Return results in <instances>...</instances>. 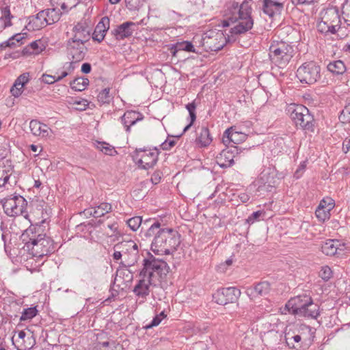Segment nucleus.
Wrapping results in <instances>:
<instances>
[{"label": "nucleus", "mask_w": 350, "mask_h": 350, "mask_svg": "<svg viewBox=\"0 0 350 350\" xmlns=\"http://www.w3.org/2000/svg\"><path fill=\"white\" fill-rule=\"evenodd\" d=\"M228 7L229 16L222 21L224 27H230L229 32L233 35L241 33V5L237 1H230Z\"/></svg>", "instance_id": "obj_11"}, {"label": "nucleus", "mask_w": 350, "mask_h": 350, "mask_svg": "<svg viewBox=\"0 0 350 350\" xmlns=\"http://www.w3.org/2000/svg\"><path fill=\"white\" fill-rule=\"evenodd\" d=\"M151 223L144 232L146 237H154L151 243V250L157 255L170 254L176 250L180 243L178 232L170 228H162L161 223L156 219H148L143 225Z\"/></svg>", "instance_id": "obj_1"}, {"label": "nucleus", "mask_w": 350, "mask_h": 350, "mask_svg": "<svg viewBox=\"0 0 350 350\" xmlns=\"http://www.w3.org/2000/svg\"><path fill=\"white\" fill-rule=\"evenodd\" d=\"M29 81V72H25L21 75L16 79V85H20V88H23L25 85Z\"/></svg>", "instance_id": "obj_55"}, {"label": "nucleus", "mask_w": 350, "mask_h": 350, "mask_svg": "<svg viewBox=\"0 0 350 350\" xmlns=\"http://www.w3.org/2000/svg\"><path fill=\"white\" fill-rule=\"evenodd\" d=\"M126 224L133 231H136L142 224V218L140 216L131 217L126 221Z\"/></svg>", "instance_id": "obj_49"}, {"label": "nucleus", "mask_w": 350, "mask_h": 350, "mask_svg": "<svg viewBox=\"0 0 350 350\" xmlns=\"http://www.w3.org/2000/svg\"><path fill=\"white\" fill-rule=\"evenodd\" d=\"M94 146L105 154L113 156L117 153L114 148L106 142L96 141L94 143Z\"/></svg>", "instance_id": "obj_40"}, {"label": "nucleus", "mask_w": 350, "mask_h": 350, "mask_svg": "<svg viewBox=\"0 0 350 350\" xmlns=\"http://www.w3.org/2000/svg\"><path fill=\"white\" fill-rule=\"evenodd\" d=\"M180 51H185L187 52H196L194 46L190 41L178 42L176 44H174L171 49V52L173 56H175L176 53Z\"/></svg>", "instance_id": "obj_35"}, {"label": "nucleus", "mask_w": 350, "mask_h": 350, "mask_svg": "<svg viewBox=\"0 0 350 350\" xmlns=\"http://www.w3.org/2000/svg\"><path fill=\"white\" fill-rule=\"evenodd\" d=\"M110 88H107L102 90L97 96L98 101L100 104H109L112 100L113 97L109 93Z\"/></svg>", "instance_id": "obj_44"}, {"label": "nucleus", "mask_w": 350, "mask_h": 350, "mask_svg": "<svg viewBox=\"0 0 350 350\" xmlns=\"http://www.w3.org/2000/svg\"><path fill=\"white\" fill-rule=\"evenodd\" d=\"M321 21L317 25L318 31L327 36L337 33L340 26V18L338 8L332 6L321 12Z\"/></svg>", "instance_id": "obj_7"}, {"label": "nucleus", "mask_w": 350, "mask_h": 350, "mask_svg": "<svg viewBox=\"0 0 350 350\" xmlns=\"http://www.w3.org/2000/svg\"><path fill=\"white\" fill-rule=\"evenodd\" d=\"M85 42L67 40L66 47L68 53L72 57V61L78 62L83 60L88 51Z\"/></svg>", "instance_id": "obj_17"}, {"label": "nucleus", "mask_w": 350, "mask_h": 350, "mask_svg": "<svg viewBox=\"0 0 350 350\" xmlns=\"http://www.w3.org/2000/svg\"><path fill=\"white\" fill-rule=\"evenodd\" d=\"M212 140V137L207 126H202L198 128L196 138V143L198 146L201 148L207 147Z\"/></svg>", "instance_id": "obj_28"}, {"label": "nucleus", "mask_w": 350, "mask_h": 350, "mask_svg": "<svg viewBox=\"0 0 350 350\" xmlns=\"http://www.w3.org/2000/svg\"><path fill=\"white\" fill-rule=\"evenodd\" d=\"M135 26L136 25L133 22H124L112 30V34L116 37V40H124L131 37L133 35Z\"/></svg>", "instance_id": "obj_23"}, {"label": "nucleus", "mask_w": 350, "mask_h": 350, "mask_svg": "<svg viewBox=\"0 0 350 350\" xmlns=\"http://www.w3.org/2000/svg\"><path fill=\"white\" fill-rule=\"evenodd\" d=\"M113 249H121V252L123 253L124 260L120 262V265L122 268H126V271L130 275L129 279L131 280L133 275L128 268L133 266L138 260L139 252L137 245L133 240L123 241L116 244Z\"/></svg>", "instance_id": "obj_8"}, {"label": "nucleus", "mask_w": 350, "mask_h": 350, "mask_svg": "<svg viewBox=\"0 0 350 350\" xmlns=\"http://www.w3.org/2000/svg\"><path fill=\"white\" fill-rule=\"evenodd\" d=\"M88 213L94 217H100L104 216L106 213H108L112 211V206L110 203L103 202L99 205L96 206L93 210H86Z\"/></svg>", "instance_id": "obj_31"}, {"label": "nucleus", "mask_w": 350, "mask_h": 350, "mask_svg": "<svg viewBox=\"0 0 350 350\" xmlns=\"http://www.w3.org/2000/svg\"><path fill=\"white\" fill-rule=\"evenodd\" d=\"M0 162V187L4 186L8 181L10 176L12 174V167L9 164V161Z\"/></svg>", "instance_id": "obj_32"}, {"label": "nucleus", "mask_w": 350, "mask_h": 350, "mask_svg": "<svg viewBox=\"0 0 350 350\" xmlns=\"http://www.w3.org/2000/svg\"><path fill=\"white\" fill-rule=\"evenodd\" d=\"M186 109L189 111L190 119L192 120V122H195L196 119V105L195 100L186 105Z\"/></svg>", "instance_id": "obj_57"}, {"label": "nucleus", "mask_w": 350, "mask_h": 350, "mask_svg": "<svg viewBox=\"0 0 350 350\" xmlns=\"http://www.w3.org/2000/svg\"><path fill=\"white\" fill-rule=\"evenodd\" d=\"M169 270L170 267L165 261L148 252L147 258L143 260V269L139 275L147 276L156 282V280L160 281L164 279L169 273Z\"/></svg>", "instance_id": "obj_4"}, {"label": "nucleus", "mask_w": 350, "mask_h": 350, "mask_svg": "<svg viewBox=\"0 0 350 350\" xmlns=\"http://www.w3.org/2000/svg\"><path fill=\"white\" fill-rule=\"evenodd\" d=\"M27 35V33H16L14 36H12L11 38H10L8 41H10V42H16L18 43L21 42L24 38L25 36Z\"/></svg>", "instance_id": "obj_62"}, {"label": "nucleus", "mask_w": 350, "mask_h": 350, "mask_svg": "<svg viewBox=\"0 0 350 350\" xmlns=\"http://www.w3.org/2000/svg\"><path fill=\"white\" fill-rule=\"evenodd\" d=\"M338 118L340 122L342 124L350 123V101L340 111Z\"/></svg>", "instance_id": "obj_46"}, {"label": "nucleus", "mask_w": 350, "mask_h": 350, "mask_svg": "<svg viewBox=\"0 0 350 350\" xmlns=\"http://www.w3.org/2000/svg\"><path fill=\"white\" fill-rule=\"evenodd\" d=\"M38 312V310L37 309V306L25 308L22 312L20 321H25L31 320L37 315Z\"/></svg>", "instance_id": "obj_42"}, {"label": "nucleus", "mask_w": 350, "mask_h": 350, "mask_svg": "<svg viewBox=\"0 0 350 350\" xmlns=\"http://www.w3.org/2000/svg\"><path fill=\"white\" fill-rule=\"evenodd\" d=\"M255 286L258 297L268 295L271 290V284L267 281L260 282Z\"/></svg>", "instance_id": "obj_43"}, {"label": "nucleus", "mask_w": 350, "mask_h": 350, "mask_svg": "<svg viewBox=\"0 0 350 350\" xmlns=\"http://www.w3.org/2000/svg\"><path fill=\"white\" fill-rule=\"evenodd\" d=\"M166 314L164 311H162L159 314L155 315L150 324L147 325L146 327L147 329L152 328L153 327H156L160 324L161 321L166 317Z\"/></svg>", "instance_id": "obj_52"}, {"label": "nucleus", "mask_w": 350, "mask_h": 350, "mask_svg": "<svg viewBox=\"0 0 350 350\" xmlns=\"http://www.w3.org/2000/svg\"><path fill=\"white\" fill-rule=\"evenodd\" d=\"M53 6H55L53 8L44 10L46 16V22L44 23V25H49L54 24L59 21L60 19V16L62 15V12L58 9V7L60 6L61 9L64 12H68L69 10V6L68 3L63 0H51ZM72 7H70V9Z\"/></svg>", "instance_id": "obj_15"}, {"label": "nucleus", "mask_w": 350, "mask_h": 350, "mask_svg": "<svg viewBox=\"0 0 350 350\" xmlns=\"http://www.w3.org/2000/svg\"><path fill=\"white\" fill-rule=\"evenodd\" d=\"M254 26V19L252 16H244L242 12V40L247 36V31L251 30Z\"/></svg>", "instance_id": "obj_41"}, {"label": "nucleus", "mask_w": 350, "mask_h": 350, "mask_svg": "<svg viewBox=\"0 0 350 350\" xmlns=\"http://www.w3.org/2000/svg\"><path fill=\"white\" fill-rule=\"evenodd\" d=\"M29 129L33 135L39 136L42 138L48 137L49 133L51 131L46 124H42L37 120H31L30 121Z\"/></svg>", "instance_id": "obj_27"}, {"label": "nucleus", "mask_w": 350, "mask_h": 350, "mask_svg": "<svg viewBox=\"0 0 350 350\" xmlns=\"http://www.w3.org/2000/svg\"><path fill=\"white\" fill-rule=\"evenodd\" d=\"M107 228L111 230V233L108 234L109 237H120L122 235V233L118 230V224L117 222H113V224H108Z\"/></svg>", "instance_id": "obj_56"}, {"label": "nucleus", "mask_w": 350, "mask_h": 350, "mask_svg": "<svg viewBox=\"0 0 350 350\" xmlns=\"http://www.w3.org/2000/svg\"><path fill=\"white\" fill-rule=\"evenodd\" d=\"M241 295V290L235 287H228L219 289L213 294L215 301L219 305H226L237 300Z\"/></svg>", "instance_id": "obj_16"}, {"label": "nucleus", "mask_w": 350, "mask_h": 350, "mask_svg": "<svg viewBox=\"0 0 350 350\" xmlns=\"http://www.w3.org/2000/svg\"><path fill=\"white\" fill-rule=\"evenodd\" d=\"M263 327V333L265 335L275 333V335L278 334V331L276 330L277 325L275 323H271L269 322H266L262 324Z\"/></svg>", "instance_id": "obj_54"}, {"label": "nucleus", "mask_w": 350, "mask_h": 350, "mask_svg": "<svg viewBox=\"0 0 350 350\" xmlns=\"http://www.w3.org/2000/svg\"><path fill=\"white\" fill-rule=\"evenodd\" d=\"M315 215L319 221L324 223L330 219L331 211H327L325 208L317 207L315 210Z\"/></svg>", "instance_id": "obj_45"}, {"label": "nucleus", "mask_w": 350, "mask_h": 350, "mask_svg": "<svg viewBox=\"0 0 350 350\" xmlns=\"http://www.w3.org/2000/svg\"><path fill=\"white\" fill-rule=\"evenodd\" d=\"M327 68L329 72L336 75H342L346 71L345 64L342 60L329 62Z\"/></svg>", "instance_id": "obj_37"}, {"label": "nucleus", "mask_w": 350, "mask_h": 350, "mask_svg": "<svg viewBox=\"0 0 350 350\" xmlns=\"http://www.w3.org/2000/svg\"><path fill=\"white\" fill-rule=\"evenodd\" d=\"M139 276L141 279L139 280L134 286L133 292L138 298L146 299L150 294V286L151 285H155V282L147 278V276Z\"/></svg>", "instance_id": "obj_21"}, {"label": "nucleus", "mask_w": 350, "mask_h": 350, "mask_svg": "<svg viewBox=\"0 0 350 350\" xmlns=\"http://www.w3.org/2000/svg\"><path fill=\"white\" fill-rule=\"evenodd\" d=\"M42 81L46 84H53L56 81V77L55 76L43 74L42 76Z\"/></svg>", "instance_id": "obj_64"}, {"label": "nucleus", "mask_w": 350, "mask_h": 350, "mask_svg": "<svg viewBox=\"0 0 350 350\" xmlns=\"http://www.w3.org/2000/svg\"><path fill=\"white\" fill-rule=\"evenodd\" d=\"M46 16L44 10H42L30 20L29 25L32 24L33 30L40 29L46 26V25H44V23L46 22Z\"/></svg>", "instance_id": "obj_36"}, {"label": "nucleus", "mask_w": 350, "mask_h": 350, "mask_svg": "<svg viewBox=\"0 0 350 350\" xmlns=\"http://www.w3.org/2000/svg\"><path fill=\"white\" fill-rule=\"evenodd\" d=\"M242 42H243V44H242V48H249L254 42V33L252 32L247 33V36L244 37Z\"/></svg>", "instance_id": "obj_59"}, {"label": "nucleus", "mask_w": 350, "mask_h": 350, "mask_svg": "<svg viewBox=\"0 0 350 350\" xmlns=\"http://www.w3.org/2000/svg\"><path fill=\"white\" fill-rule=\"evenodd\" d=\"M293 46L283 41H273L269 48L270 61L280 68H283L293 57Z\"/></svg>", "instance_id": "obj_6"}, {"label": "nucleus", "mask_w": 350, "mask_h": 350, "mask_svg": "<svg viewBox=\"0 0 350 350\" xmlns=\"http://www.w3.org/2000/svg\"><path fill=\"white\" fill-rule=\"evenodd\" d=\"M252 125H253V123L250 120H246V121L242 122V127L245 126L247 129V133H245V132L242 131V141L244 140L243 138H245V136H247V135H249L250 133H252V131H250Z\"/></svg>", "instance_id": "obj_60"}, {"label": "nucleus", "mask_w": 350, "mask_h": 350, "mask_svg": "<svg viewBox=\"0 0 350 350\" xmlns=\"http://www.w3.org/2000/svg\"><path fill=\"white\" fill-rule=\"evenodd\" d=\"M45 49V46L41 40L33 41L23 48L22 53L23 55L39 54Z\"/></svg>", "instance_id": "obj_30"}, {"label": "nucleus", "mask_w": 350, "mask_h": 350, "mask_svg": "<svg viewBox=\"0 0 350 350\" xmlns=\"http://www.w3.org/2000/svg\"><path fill=\"white\" fill-rule=\"evenodd\" d=\"M126 7L131 11L139 10L144 4V0H124Z\"/></svg>", "instance_id": "obj_47"}, {"label": "nucleus", "mask_w": 350, "mask_h": 350, "mask_svg": "<svg viewBox=\"0 0 350 350\" xmlns=\"http://www.w3.org/2000/svg\"><path fill=\"white\" fill-rule=\"evenodd\" d=\"M16 85V82L15 81L13 86L12 87V88L10 90V92L12 96L17 98L21 95L23 88H20V85Z\"/></svg>", "instance_id": "obj_63"}, {"label": "nucleus", "mask_w": 350, "mask_h": 350, "mask_svg": "<svg viewBox=\"0 0 350 350\" xmlns=\"http://www.w3.org/2000/svg\"><path fill=\"white\" fill-rule=\"evenodd\" d=\"M311 303V297L307 294L299 295L291 298L284 306V312L291 314H297L298 308Z\"/></svg>", "instance_id": "obj_18"}, {"label": "nucleus", "mask_w": 350, "mask_h": 350, "mask_svg": "<svg viewBox=\"0 0 350 350\" xmlns=\"http://www.w3.org/2000/svg\"><path fill=\"white\" fill-rule=\"evenodd\" d=\"M177 142V139L167 138L160 145L161 148L163 150H170L174 147Z\"/></svg>", "instance_id": "obj_58"}, {"label": "nucleus", "mask_w": 350, "mask_h": 350, "mask_svg": "<svg viewBox=\"0 0 350 350\" xmlns=\"http://www.w3.org/2000/svg\"><path fill=\"white\" fill-rule=\"evenodd\" d=\"M234 36H232L229 29H225L224 32L209 30L202 36V46L206 51H218L223 49L227 42L234 41Z\"/></svg>", "instance_id": "obj_5"}, {"label": "nucleus", "mask_w": 350, "mask_h": 350, "mask_svg": "<svg viewBox=\"0 0 350 350\" xmlns=\"http://www.w3.org/2000/svg\"><path fill=\"white\" fill-rule=\"evenodd\" d=\"M137 113L138 112L135 111H126L120 118L121 122L124 125L126 133L131 132V129L128 124L137 116Z\"/></svg>", "instance_id": "obj_39"}, {"label": "nucleus", "mask_w": 350, "mask_h": 350, "mask_svg": "<svg viewBox=\"0 0 350 350\" xmlns=\"http://www.w3.org/2000/svg\"><path fill=\"white\" fill-rule=\"evenodd\" d=\"M27 202L21 196L7 198L3 202L5 213L10 217L23 215L25 213Z\"/></svg>", "instance_id": "obj_12"}, {"label": "nucleus", "mask_w": 350, "mask_h": 350, "mask_svg": "<svg viewBox=\"0 0 350 350\" xmlns=\"http://www.w3.org/2000/svg\"><path fill=\"white\" fill-rule=\"evenodd\" d=\"M89 79L85 77H77L70 82V88L78 92L84 90L89 85Z\"/></svg>", "instance_id": "obj_38"}, {"label": "nucleus", "mask_w": 350, "mask_h": 350, "mask_svg": "<svg viewBox=\"0 0 350 350\" xmlns=\"http://www.w3.org/2000/svg\"><path fill=\"white\" fill-rule=\"evenodd\" d=\"M286 111L290 116L297 128L311 133L314 132L315 120L314 116L306 106L291 103L288 105Z\"/></svg>", "instance_id": "obj_3"}, {"label": "nucleus", "mask_w": 350, "mask_h": 350, "mask_svg": "<svg viewBox=\"0 0 350 350\" xmlns=\"http://www.w3.org/2000/svg\"><path fill=\"white\" fill-rule=\"evenodd\" d=\"M332 271L331 268L327 265L321 267L319 273V276L325 282L329 280L332 277Z\"/></svg>", "instance_id": "obj_50"}, {"label": "nucleus", "mask_w": 350, "mask_h": 350, "mask_svg": "<svg viewBox=\"0 0 350 350\" xmlns=\"http://www.w3.org/2000/svg\"><path fill=\"white\" fill-rule=\"evenodd\" d=\"M222 142L227 147H239L241 144V131H235V126L227 129L224 133Z\"/></svg>", "instance_id": "obj_24"}, {"label": "nucleus", "mask_w": 350, "mask_h": 350, "mask_svg": "<svg viewBox=\"0 0 350 350\" xmlns=\"http://www.w3.org/2000/svg\"><path fill=\"white\" fill-rule=\"evenodd\" d=\"M40 228L36 226L31 225L27 230H25L21 235L22 241L25 243L28 249L30 250L31 247L40 239L43 234L40 233Z\"/></svg>", "instance_id": "obj_22"}, {"label": "nucleus", "mask_w": 350, "mask_h": 350, "mask_svg": "<svg viewBox=\"0 0 350 350\" xmlns=\"http://www.w3.org/2000/svg\"><path fill=\"white\" fill-rule=\"evenodd\" d=\"M283 8V3L276 0H262V11L269 17H273L277 12Z\"/></svg>", "instance_id": "obj_29"}, {"label": "nucleus", "mask_w": 350, "mask_h": 350, "mask_svg": "<svg viewBox=\"0 0 350 350\" xmlns=\"http://www.w3.org/2000/svg\"><path fill=\"white\" fill-rule=\"evenodd\" d=\"M91 29L85 22L80 21L75 24L70 31L66 32L67 40L86 43L91 38Z\"/></svg>", "instance_id": "obj_14"}, {"label": "nucleus", "mask_w": 350, "mask_h": 350, "mask_svg": "<svg viewBox=\"0 0 350 350\" xmlns=\"http://www.w3.org/2000/svg\"><path fill=\"white\" fill-rule=\"evenodd\" d=\"M30 249L31 250L33 256L42 258L54 253L56 247L53 240L46 237L45 234H43L42 237H40V239L34 242Z\"/></svg>", "instance_id": "obj_13"}, {"label": "nucleus", "mask_w": 350, "mask_h": 350, "mask_svg": "<svg viewBox=\"0 0 350 350\" xmlns=\"http://www.w3.org/2000/svg\"><path fill=\"white\" fill-rule=\"evenodd\" d=\"M13 16L11 14L9 6H5L1 10V16L0 17V32L4 29L12 25L11 19Z\"/></svg>", "instance_id": "obj_34"}, {"label": "nucleus", "mask_w": 350, "mask_h": 350, "mask_svg": "<svg viewBox=\"0 0 350 350\" xmlns=\"http://www.w3.org/2000/svg\"><path fill=\"white\" fill-rule=\"evenodd\" d=\"M296 316V314H295ZM297 315L301 317L317 319L320 315L319 306L314 303L311 297V303L298 308Z\"/></svg>", "instance_id": "obj_25"}, {"label": "nucleus", "mask_w": 350, "mask_h": 350, "mask_svg": "<svg viewBox=\"0 0 350 350\" xmlns=\"http://www.w3.org/2000/svg\"><path fill=\"white\" fill-rule=\"evenodd\" d=\"M315 329L310 325L302 324L297 333L291 329L285 331L284 340L287 346L296 350H308L313 344Z\"/></svg>", "instance_id": "obj_2"}, {"label": "nucleus", "mask_w": 350, "mask_h": 350, "mask_svg": "<svg viewBox=\"0 0 350 350\" xmlns=\"http://www.w3.org/2000/svg\"><path fill=\"white\" fill-rule=\"evenodd\" d=\"M342 14L345 16V23L347 26H350V1L346 0L342 4Z\"/></svg>", "instance_id": "obj_53"}, {"label": "nucleus", "mask_w": 350, "mask_h": 350, "mask_svg": "<svg viewBox=\"0 0 350 350\" xmlns=\"http://www.w3.org/2000/svg\"><path fill=\"white\" fill-rule=\"evenodd\" d=\"M13 343L18 350H29L36 343L35 338L32 335H27L26 332L21 330L12 338Z\"/></svg>", "instance_id": "obj_20"}, {"label": "nucleus", "mask_w": 350, "mask_h": 350, "mask_svg": "<svg viewBox=\"0 0 350 350\" xmlns=\"http://www.w3.org/2000/svg\"><path fill=\"white\" fill-rule=\"evenodd\" d=\"M296 77L301 83L314 84L321 79V66L314 61L306 62L297 70Z\"/></svg>", "instance_id": "obj_9"}, {"label": "nucleus", "mask_w": 350, "mask_h": 350, "mask_svg": "<svg viewBox=\"0 0 350 350\" xmlns=\"http://www.w3.org/2000/svg\"><path fill=\"white\" fill-rule=\"evenodd\" d=\"M109 23L110 21L108 17L105 16L101 18L92 34V38L94 41L101 42L104 40L106 32L109 29Z\"/></svg>", "instance_id": "obj_26"}, {"label": "nucleus", "mask_w": 350, "mask_h": 350, "mask_svg": "<svg viewBox=\"0 0 350 350\" xmlns=\"http://www.w3.org/2000/svg\"><path fill=\"white\" fill-rule=\"evenodd\" d=\"M265 214V211L263 210L254 211L245 219V223L248 225H251L255 221H260V217Z\"/></svg>", "instance_id": "obj_51"}, {"label": "nucleus", "mask_w": 350, "mask_h": 350, "mask_svg": "<svg viewBox=\"0 0 350 350\" xmlns=\"http://www.w3.org/2000/svg\"><path fill=\"white\" fill-rule=\"evenodd\" d=\"M338 239H327L321 245V251L326 256H333L337 254L336 245Z\"/></svg>", "instance_id": "obj_33"}, {"label": "nucleus", "mask_w": 350, "mask_h": 350, "mask_svg": "<svg viewBox=\"0 0 350 350\" xmlns=\"http://www.w3.org/2000/svg\"><path fill=\"white\" fill-rule=\"evenodd\" d=\"M239 147H227L223 150L219 156L217 157V164L222 168L232 166L234 163V159L239 158Z\"/></svg>", "instance_id": "obj_19"}, {"label": "nucleus", "mask_w": 350, "mask_h": 350, "mask_svg": "<svg viewBox=\"0 0 350 350\" xmlns=\"http://www.w3.org/2000/svg\"><path fill=\"white\" fill-rule=\"evenodd\" d=\"M160 151L157 147L153 149L137 148L133 153V160L143 170L152 168L157 163Z\"/></svg>", "instance_id": "obj_10"}, {"label": "nucleus", "mask_w": 350, "mask_h": 350, "mask_svg": "<svg viewBox=\"0 0 350 350\" xmlns=\"http://www.w3.org/2000/svg\"><path fill=\"white\" fill-rule=\"evenodd\" d=\"M245 293L250 299H253L258 297L255 285L254 286L247 288Z\"/></svg>", "instance_id": "obj_61"}, {"label": "nucleus", "mask_w": 350, "mask_h": 350, "mask_svg": "<svg viewBox=\"0 0 350 350\" xmlns=\"http://www.w3.org/2000/svg\"><path fill=\"white\" fill-rule=\"evenodd\" d=\"M335 206V201L331 197H325L319 202L318 207L332 211Z\"/></svg>", "instance_id": "obj_48"}]
</instances>
